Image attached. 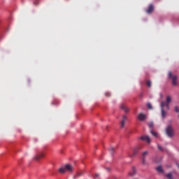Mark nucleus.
<instances>
[{"instance_id": "24", "label": "nucleus", "mask_w": 179, "mask_h": 179, "mask_svg": "<svg viewBox=\"0 0 179 179\" xmlns=\"http://www.w3.org/2000/svg\"><path fill=\"white\" fill-rule=\"evenodd\" d=\"M106 96L107 97H109V96H110V92H106Z\"/></svg>"}, {"instance_id": "18", "label": "nucleus", "mask_w": 179, "mask_h": 179, "mask_svg": "<svg viewBox=\"0 0 179 179\" xmlns=\"http://www.w3.org/2000/svg\"><path fill=\"white\" fill-rule=\"evenodd\" d=\"M148 127H149L150 128H153V127H154V123H153V122H150V123H148Z\"/></svg>"}, {"instance_id": "26", "label": "nucleus", "mask_w": 179, "mask_h": 179, "mask_svg": "<svg viewBox=\"0 0 179 179\" xmlns=\"http://www.w3.org/2000/svg\"><path fill=\"white\" fill-rule=\"evenodd\" d=\"M143 164H145V157H143Z\"/></svg>"}, {"instance_id": "27", "label": "nucleus", "mask_w": 179, "mask_h": 179, "mask_svg": "<svg viewBox=\"0 0 179 179\" xmlns=\"http://www.w3.org/2000/svg\"><path fill=\"white\" fill-rule=\"evenodd\" d=\"M99 174H96L94 178L95 179H96V178H99Z\"/></svg>"}, {"instance_id": "10", "label": "nucleus", "mask_w": 179, "mask_h": 179, "mask_svg": "<svg viewBox=\"0 0 179 179\" xmlns=\"http://www.w3.org/2000/svg\"><path fill=\"white\" fill-rule=\"evenodd\" d=\"M44 156L43 154L41 153L38 155H36L34 158L35 160L38 161L40 159H41Z\"/></svg>"}, {"instance_id": "14", "label": "nucleus", "mask_w": 179, "mask_h": 179, "mask_svg": "<svg viewBox=\"0 0 179 179\" xmlns=\"http://www.w3.org/2000/svg\"><path fill=\"white\" fill-rule=\"evenodd\" d=\"M138 148H136L134 150V154L133 155H131V157H134L138 152Z\"/></svg>"}, {"instance_id": "17", "label": "nucleus", "mask_w": 179, "mask_h": 179, "mask_svg": "<svg viewBox=\"0 0 179 179\" xmlns=\"http://www.w3.org/2000/svg\"><path fill=\"white\" fill-rule=\"evenodd\" d=\"M147 108H148V109H150V110H152L153 109L151 103H147Z\"/></svg>"}, {"instance_id": "5", "label": "nucleus", "mask_w": 179, "mask_h": 179, "mask_svg": "<svg viewBox=\"0 0 179 179\" xmlns=\"http://www.w3.org/2000/svg\"><path fill=\"white\" fill-rule=\"evenodd\" d=\"M138 118V120L140 121H144L146 118V115H144V113H139Z\"/></svg>"}, {"instance_id": "19", "label": "nucleus", "mask_w": 179, "mask_h": 179, "mask_svg": "<svg viewBox=\"0 0 179 179\" xmlns=\"http://www.w3.org/2000/svg\"><path fill=\"white\" fill-rule=\"evenodd\" d=\"M83 175V173H78L76 176L73 177L74 179L76 178V177H80Z\"/></svg>"}, {"instance_id": "29", "label": "nucleus", "mask_w": 179, "mask_h": 179, "mask_svg": "<svg viewBox=\"0 0 179 179\" xmlns=\"http://www.w3.org/2000/svg\"><path fill=\"white\" fill-rule=\"evenodd\" d=\"M176 165H178V168H179V165L178 164H176Z\"/></svg>"}, {"instance_id": "22", "label": "nucleus", "mask_w": 179, "mask_h": 179, "mask_svg": "<svg viewBox=\"0 0 179 179\" xmlns=\"http://www.w3.org/2000/svg\"><path fill=\"white\" fill-rule=\"evenodd\" d=\"M175 111L176 113H179V108H178V106H175Z\"/></svg>"}, {"instance_id": "25", "label": "nucleus", "mask_w": 179, "mask_h": 179, "mask_svg": "<svg viewBox=\"0 0 179 179\" xmlns=\"http://www.w3.org/2000/svg\"><path fill=\"white\" fill-rule=\"evenodd\" d=\"M158 149H159V150H161V151H162V150H163V149H162V146H160V145H158Z\"/></svg>"}, {"instance_id": "6", "label": "nucleus", "mask_w": 179, "mask_h": 179, "mask_svg": "<svg viewBox=\"0 0 179 179\" xmlns=\"http://www.w3.org/2000/svg\"><path fill=\"white\" fill-rule=\"evenodd\" d=\"M120 108H121L122 110H124V112L126 113H129V108L126 105H124V103L121 104Z\"/></svg>"}, {"instance_id": "12", "label": "nucleus", "mask_w": 179, "mask_h": 179, "mask_svg": "<svg viewBox=\"0 0 179 179\" xmlns=\"http://www.w3.org/2000/svg\"><path fill=\"white\" fill-rule=\"evenodd\" d=\"M171 96H166V103L169 104L171 102Z\"/></svg>"}, {"instance_id": "8", "label": "nucleus", "mask_w": 179, "mask_h": 179, "mask_svg": "<svg viewBox=\"0 0 179 179\" xmlns=\"http://www.w3.org/2000/svg\"><path fill=\"white\" fill-rule=\"evenodd\" d=\"M140 139H141V141H147V143H150V138L148 136H141V138H140Z\"/></svg>"}, {"instance_id": "13", "label": "nucleus", "mask_w": 179, "mask_h": 179, "mask_svg": "<svg viewBox=\"0 0 179 179\" xmlns=\"http://www.w3.org/2000/svg\"><path fill=\"white\" fill-rule=\"evenodd\" d=\"M157 171L159 172V173H163V169L162 166H158L157 167Z\"/></svg>"}, {"instance_id": "3", "label": "nucleus", "mask_w": 179, "mask_h": 179, "mask_svg": "<svg viewBox=\"0 0 179 179\" xmlns=\"http://www.w3.org/2000/svg\"><path fill=\"white\" fill-rule=\"evenodd\" d=\"M66 171H67L69 172H72L73 171V166L70 164H66L64 168L62 167V168L59 169V171L61 173H64Z\"/></svg>"}, {"instance_id": "15", "label": "nucleus", "mask_w": 179, "mask_h": 179, "mask_svg": "<svg viewBox=\"0 0 179 179\" xmlns=\"http://www.w3.org/2000/svg\"><path fill=\"white\" fill-rule=\"evenodd\" d=\"M145 85H147V87H152L151 81H147V83H145Z\"/></svg>"}, {"instance_id": "9", "label": "nucleus", "mask_w": 179, "mask_h": 179, "mask_svg": "<svg viewBox=\"0 0 179 179\" xmlns=\"http://www.w3.org/2000/svg\"><path fill=\"white\" fill-rule=\"evenodd\" d=\"M154 10V6L152 4H150V6H148V9H147V13H152V12Z\"/></svg>"}, {"instance_id": "20", "label": "nucleus", "mask_w": 179, "mask_h": 179, "mask_svg": "<svg viewBox=\"0 0 179 179\" xmlns=\"http://www.w3.org/2000/svg\"><path fill=\"white\" fill-rule=\"evenodd\" d=\"M110 152L113 155L115 152V149L113 148H110L109 149Z\"/></svg>"}, {"instance_id": "4", "label": "nucleus", "mask_w": 179, "mask_h": 179, "mask_svg": "<svg viewBox=\"0 0 179 179\" xmlns=\"http://www.w3.org/2000/svg\"><path fill=\"white\" fill-rule=\"evenodd\" d=\"M166 105V102H164V101H162V102H161V116H162V118H165L166 115V112H165L164 110V106Z\"/></svg>"}, {"instance_id": "28", "label": "nucleus", "mask_w": 179, "mask_h": 179, "mask_svg": "<svg viewBox=\"0 0 179 179\" xmlns=\"http://www.w3.org/2000/svg\"><path fill=\"white\" fill-rule=\"evenodd\" d=\"M166 108L169 110V103H166Z\"/></svg>"}, {"instance_id": "1", "label": "nucleus", "mask_w": 179, "mask_h": 179, "mask_svg": "<svg viewBox=\"0 0 179 179\" xmlns=\"http://www.w3.org/2000/svg\"><path fill=\"white\" fill-rule=\"evenodd\" d=\"M168 78L172 80V85L176 86L178 85V76L173 74L171 71H169V73H168Z\"/></svg>"}, {"instance_id": "21", "label": "nucleus", "mask_w": 179, "mask_h": 179, "mask_svg": "<svg viewBox=\"0 0 179 179\" xmlns=\"http://www.w3.org/2000/svg\"><path fill=\"white\" fill-rule=\"evenodd\" d=\"M151 134H152V136L157 137V134L154 132L152 130L150 131Z\"/></svg>"}, {"instance_id": "11", "label": "nucleus", "mask_w": 179, "mask_h": 179, "mask_svg": "<svg viewBox=\"0 0 179 179\" xmlns=\"http://www.w3.org/2000/svg\"><path fill=\"white\" fill-rule=\"evenodd\" d=\"M136 173V170L135 167H133V168H132V172H130V173H129V176H134Z\"/></svg>"}, {"instance_id": "2", "label": "nucleus", "mask_w": 179, "mask_h": 179, "mask_svg": "<svg viewBox=\"0 0 179 179\" xmlns=\"http://www.w3.org/2000/svg\"><path fill=\"white\" fill-rule=\"evenodd\" d=\"M165 132L166 133V136H168L169 138L173 137L174 136L173 126H171V124L168 125L166 129H165Z\"/></svg>"}, {"instance_id": "23", "label": "nucleus", "mask_w": 179, "mask_h": 179, "mask_svg": "<svg viewBox=\"0 0 179 179\" xmlns=\"http://www.w3.org/2000/svg\"><path fill=\"white\" fill-rule=\"evenodd\" d=\"M148 154V152H144V153H143V157H145V155H147Z\"/></svg>"}, {"instance_id": "7", "label": "nucleus", "mask_w": 179, "mask_h": 179, "mask_svg": "<svg viewBox=\"0 0 179 179\" xmlns=\"http://www.w3.org/2000/svg\"><path fill=\"white\" fill-rule=\"evenodd\" d=\"M127 120V116L124 115L123 117H122V120L121 122L122 128L124 127V125H125V123H126Z\"/></svg>"}, {"instance_id": "16", "label": "nucleus", "mask_w": 179, "mask_h": 179, "mask_svg": "<svg viewBox=\"0 0 179 179\" xmlns=\"http://www.w3.org/2000/svg\"><path fill=\"white\" fill-rule=\"evenodd\" d=\"M166 178H168V179H173V175L171 173H168L166 174Z\"/></svg>"}, {"instance_id": "30", "label": "nucleus", "mask_w": 179, "mask_h": 179, "mask_svg": "<svg viewBox=\"0 0 179 179\" xmlns=\"http://www.w3.org/2000/svg\"><path fill=\"white\" fill-rule=\"evenodd\" d=\"M178 117H179V115H178Z\"/></svg>"}]
</instances>
